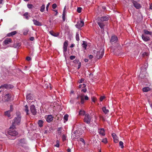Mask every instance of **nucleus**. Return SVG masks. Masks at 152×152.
<instances>
[{
	"label": "nucleus",
	"mask_w": 152,
	"mask_h": 152,
	"mask_svg": "<svg viewBox=\"0 0 152 152\" xmlns=\"http://www.w3.org/2000/svg\"><path fill=\"white\" fill-rule=\"evenodd\" d=\"M96 99L95 98H93L92 99V100L94 102H95Z\"/></svg>",
	"instance_id": "obj_56"
},
{
	"label": "nucleus",
	"mask_w": 152,
	"mask_h": 152,
	"mask_svg": "<svg viewBox=\"0 0 152 152\" xmlns=\"http://www.w3.org/2000/svg\"><path fill=\"white\" fill-rule=\"evenodd\" d=\"M21 117L20 115H18L17 116L15 117L14 119L12 122L15 125H19L20 123Z\"/></svg>",
	"instance_id": "obj_2"
},
{
	"label": "nucleus",
	"mask_w": 152,
	"mask_h": 152,
	"mask_svg": "<svg viewBox=\"0 0 152 152\" xmlns=\"http://www.w3.org/2000/svg\"><path fill=\"white\" fill-rule=\"evenodd\" d=\"M4 42L5 45H7L11 43L12 39L10 38H7L4 41Z\"/></svg>",
	"instance_id": "obj_21"
},
{
	"label": "nucleus",
	"mask_w": 152,
	"mask_h": 152,
	"mask_svg": "<svg viewBox=\"0 0 152 152\" xmlns=\"http://www.w3.org/2000/svg\"><path fill=\"white\" fill-rule=\"evenodd\" d=\"M62 140L64 141L66 140V136L65 135L63 134L62 136Z\"/></svg>",
	"instance_id": "obj_43"
},
{
	"label": "nucleus",
	"mask_w": 152,
	"mask_h": 152,
	"mask_svg": "<svg viewBox=\"0 0 152 152\" xmlns=\"http://www.w3.org/2000/svg\"><path fill=\"white\" fill-rule=\"evenodd\" d=\"M32 21L34 24L36 26H41L42 25L41 23L35 19H33Z\"/></svg>",
	"instance_id": "obj_17"
},
{
	"label": "nucleus",
	"mask_w": 152,
	"mask_h": 152,
	"mask_svg": "<svg viewBox=\"0 0 152 152\" xmlns=\"http://www.w3.org/2000/svg\"><path fill=\"white\" fill-rule=\"evenodd\" d=\"M150 9H151V10H152V4H151L150 5Z\"/></svg>",
	"instance_id": "obj_64"
},
{
	"label": "nucleus",
	"mask_w": 152,
	"mask_h": 152,
	"mask_svg": "<svg viewBox=\"0 0 152 152\" xmlns=\"http://www.w3.org/2000/svg\"><path fill=\"white\" fill-rule=\"evenodd\" d=\"M102 110L105 114H107L109 112V110L107 109L106 107H104L102 108Z\"/></svg>",
	"instance_id": "obj_26"
},
{
	"label": "nucleus",
	"mask_w": 152,
	"mask_h": 152,
	"mask_svg": "<svg viewBox=\"0 0 152 152\" xmlns=\"http://www.w3.org/2000/svg\"><path fill=\"white\" fill-rule=\"evenodd\" d=\"M67 152H71V149L69 148H68L67 150Z\"/></svg>",
	"instance_id": "obj_62"
},
{
	"label": "nucleus",
	"mask_w": 152,
	"mask_h": 152,
	"mask_svg": "<svg viewBox=\"0 0 152 152\" xmlns=\"http://www.w3.org/2000/svg\"><path fill=\"white\" fill-rule=\"evenodd\" d=\"M74 61L75 62H79L78 64V69L79 68H80L81 65V62H79V61L78 60H75Z\"/></svg>",
	"instance_id": "obj_32"
},
{
	"label": "nucleus",
	"mask_w": 152,
	"mask_h": 152,
	"mask_svg": "<svg viewBox=\"0 0 152 152\" xmlns=\"http://www.w3.org/2000/svg\"><path fill=\"white\" fill-rule=\"evenodd\" d=\"M150 90V88L148 87H145L142 88V91L144 92H147Z\"/></svg>",
	"instance_id": "obj_33"
},
{
	"label": "nucleus",
	"mask_w": 152,
	"mask_h": 152,
	"mask_svg": "<svg viewBox=\"0 0 152 152\" xmlns=\"http://www.w3.org/2000/svg\"><path fill=\"white\" fill-rule=\"evenodd\" d=\"M80 98L81 99L80 101V103L82 104H84V99L83 97V95H81V96H80Z\"/></svg>",
	"instance_id": "obj_31"
},
{
	"label": "nucleus",
	"mask_w": 152,
	"mask_h": 152,
	"mask_svg": "<svg viewBox=\"0 0 152 152\" xmlns=\"http://www.w3.org/2000/svg\"><path fill=\"white\" fill-rule=\"evenodd\" d=\"M61 127L58 128L57 130V134L58 135H61Z\"/></svg>",
	"instance_id": "obj_29"
},
{
	"label": "nucleus",
	"mask_w": 152,
	"mask_h": 152,
	"mask_svg": "<svg viewBox=\"0 0 152 152\" xmlns=\"http://www.w3.org/2000/svg\"><path fill=\"white\" fill-rule=\"evenodd\" d=\"M141 37L143 40L145 42H147L150 40V37L147 36L142 35Z\"/></svg>",
	"instance_id": "obj_18"
},
{
	"label": "nucleus",
	"mask_w": 152,
	"mask_h": 152,
	"mask_svg": "<svg viewBox=\"0 0 152 152\" xmlns=\"http://www.w3.org/2000/svg\"><path fill=\"white\" fill-rule=\"evenodd\" d=\"M75 56H71L70 57V58L71 60H73L75 58Z\"/></svg>",
	"instance_id": "obj_49"
},
{
	"label": "nucleus",
	"mask_w": 152,
	"mask_h": 152,
	"mask_svg": "<svg viewBox=\"0 0 152 152\" xmlns=\"http://www.w3.org/2000/svg\"><path fill=\"white\" fill-rule=\"evenodd\" d=\"M109 18L107 16H102L101 17H99L97 21L102 22L107 21L108 20Z\"/></svg>",
	"instance_id": "obj_12"
},
{
	"label": "nucleus",
	"mask_w": 152,
	"mask_h": 152,
	"mask_svg": "<svg viewBox=\"0 0 152 152\" xmlns=\"http://www.w3.org/2000/svg\"><path fill=\"white\" fill-rule=\"evenodd\" d=\"M68 45V41L67 40H66L65 41L63 44V52L64 54L65 53H66L67 50V46Z\"/></svg>",
	"instance_id": "obj_9"
},
{
	"label": "nucleus",
	"mask_w": 152,
	"mask_h": 152,
	"mask_svg": "<svg viewBox=\"0 0 152 152\" xmlns=\"http://www.w3.org/2000/svg\"><path fill=\"white\" fill-rule=\"evenodd\" d=\"M12 95L10 94H5L4 96V101L5 102H8L11 100Z\"/></svg>",
	"instance_id": "obj_5"
},
{
	"label": "nucleus",
	"mask_w": 152,
	"mask_h": 152,
	"mask_svg": "<svg viewBox=\"0 0 152 152\" xmlns=\"http://www.w3.org/2000/svg\"><path fill=\"white\" fill-rule=\"evenodd\" d=\"M98 132L99 134L102 136H104L105 134L104 130L103 128H101L98 129Z\"/></svg>",
	"instance_id": "obj_13"
},
{
	"label": "nucleus",
	"mask_w": 152,
	"mask_h": 152,
	"mask_svg": "<svg viewBox=\"0 0 152 152\" xmlns=\"http://www.w3.org/2000/svg\"><path fill=\"white\" fill-rule=\"evenodd\" d=\"M26 59L28 61H29L31 60V58L30 57L28 56L26 57Z\"/></svg>",
	"instance_id": "obj_53"
},
{
	"label": "nucleus",
	"mask_w": 152,
	"mask_h": 152,
	"mask_svg": "<svg viewBox=\"0 0 152 152\" xmlns=\"http://www.w3.org/2000/svg\"><path fill=\"white\" fill-rule=\"evenodd\" d=\"M30 111L33 115H35L36 114L37 111L35 106L34 104H31L30 106Z\"/></svg>",
	"instance_id": "obj_7"
},
{
	"label": "nucleus",
	"mask_w": 152,
	"mask_h": 152,
	"mask_svg": "<svg viewBox=\"0 0 152 152\" xmlns=\"http://www.w3.org/2000/svg\"><path fill=\"white\" fill-rule=\"evenodd\" d=\"M84 22L83 21L81 20L79 23H78V28H80L82 27V26H84Z\"/></svg>",
	"instance_id": "obj_22"
},
{
	"label": "nucleus",
	"mask_w": 152,
	"mask_h": 152,
	"mask_svg": "<svg viewBox=\"0 0 152 152\" xmlns=\"http://www.w3.org/2000/svg\"><path fill=\"white\" fill-rule=\"evenodd\" d=\"M33 99V95L31 94H29L26 96V99L27 100H32Z\"/></svg>",
	"instance_id": "obj_19"
},
{
	"label": "nucleus",
	"mask_w": 152,
	"mask_h": 152,
	"mask_svg": "<svg viewBox=\"0 0 152 152\" xmlns=\"http://www.w3.org/2000/svg\"><path fill=\"white\" fill-rule=\"evenodd\" d=\"M57 7L56 4L55 3L53 4L52 6V7L53 9H56Z\"/></svg>",
	"instance_id": "obj_45"
},
{
	"label": "nucleus",
	"mask_w": 152,
	"mask_h": 152,
	"mask_svg": "<svg viewBox=\"0 0 152 152\" xmlns=\"http://www.w3.org/2000/svg\"><path fill=\"white\" fill-rule=\"evenodd\" d=\"M62 14L65 15V7L64 8V9L63 10Z\"/></svg>",
	"instance_id": "obj_59"
},
{
	"label": "nucleus",
	"mask_w": 152,
	"mask_h": 152,
	"mask_svg": "<svg viewBox=\"0 0 152 152\" xmlns=\"http://www.w3.org/2000/svg\"><path fill=\"white\" fill-rule=\"evenodd\" d=\"M53 117L51 115H49L47 117L46 120L48 122L50 123L53 121Z\"/></svg>",
	"instance_id": "obj_14"
},
{
	"label": "nucleus",
	"mask_w": 152,
	"mask_h": 152,
	"mask_svg": "<svg viewBox=\"0 0 152 152\" xmlns=\"http://www.w3.org/2000/svg\"><path fill=\"white\" fill-rule=\"evenodd\" d=\"M17 33V32L15 31H14L11 32L7 34V36L9 37L12 36L14 35H15Z\"/></svg>",
	"instance_id": "obj_27"
},
{
	"label": "nucleus",
	"mask_w": 152,
	"mask_h": 152,
	"mask_svg": "<svg viewBox=\"0 0 152 152\" xmlns=\"http://www.w3.org/2000/svg\"><path fill=\"white\" fill-rule=\"evenodd\" d=\"M50 3H48V4H47V6H46V10L48 11V8H49V7L50 5Z\"/></svg>",
	"instance_id": "obj_54"
},
{
	"label": "nucleus",
	"mask_w": 152,
	"mask_h": 152,
	"mask_svg": "<svg viewBox=\"0 0 152 152\" xmlns=\"http://www.w3.org/2000/svg\"><path fill=\"white\" fill-rule=\"evenodd\" d=\"M34 39V37H31L30 38V39L31 41H33Z\"/></svg>",
	"instance_id": "obj_57"
},
{
	"label": "nucleus",
	"mask_w": 152,
	"mask_h": 152,
	"mask_svg": "<svg viewBox=\"0 0 152 152\" xmlns=\"http://www.w3.org/2000/svg\"><path fill=\"white\" fill-rule=\"evenodd\" d=\"M89 99V98L87 96H86L85 97V99L86 100H88Z\"/></svg>",
	"instance_id": "obj_61"
},
{
	"label": "nucleus",
	"mask_w": 152,
	"mask_h": 152,
	"mask_svg": "<svg viewBox=\"0 0 152 152\" xmlns=\"http://www.w3.org/2000/svg\"><path fill=\"white\" fill-rule=\"evenodd\" d=\"M28 13L27 12H26L23 15L24 16H25L26 17V19L28 20V16H27V15H28Z\"/></svg>",
	"instance_id": "obj_42"
},
{
	"label": "nucleus",
	"mask_w": 152,
	"mask_h": 152,
	"mask_svg": "<svg viewBox=\"0 0 152 152\" xmlns=\"http://www.w3.org/2000/svg\"><path fill=\"white\" fill-rule=\"evenodd\" d=\"M84 81V79L83 78H82L81 79L80 81L79 82V83H81L83 82Z\"/></svg>",
	"instance_id": "obj_55"
},
{
	"label": "nucleus",
	"mask_w": 152,
	"mask_h": 152,
	"mask_svg": "<svg viewBox=\"0 0 152 152\" xmlns=\"http://www.w3.org/2000/svg\"><path fill=\"white\" fill-rule=\"evenodd\" d=\"M102 142L104 143H107V138H105L104 139H103L102 140Z\"/></svg>",
	"instance_id": "obj_41"
},
{
	"label": "nucleus",
	"mask_w": 152,
	"mask_h": 152,
	"mask_svg": "<svg viewBox=\"0 0 152 152\" xmlns=\"http://www.w3.org/2000/svg\"><path fill=\"white\" fill-rule=\"evenodd\" d=\"M132 2L134 7L137 9H139L141 8V5L136 1L133 0L132 1Z\"/></svg>",
	"instance_id": "obj_6"
},
{
	"label": "nucleus",
	"mask_w": 152,
	"mask_h": 152,
	"mask_svg": "<svg viewBox=\"0 0 152 152\" xmlns=\"http://www.w3.org/2000/svg\"><path fill=\"white\" fill-rule=\"evenodd\" d=\"M85 113V111L84 110H80L79 112V115H84Z\"/></svg>",
	"instance_id": "obj_36"
},
{
	"label": "nucleus",
	"mask_w": 152,
	"mask_h": 152,
	"mask_svg": "<svg viewBox=\"0 0 152 152\" xmlns=\"http://www.w3.org/2000/svg\"><path fill=\"white\" fill-rule=\"evenodd\" d=\"M44 121L42 120H39L38 121V124L39 125V126L40 127H42L43 126Z\"/></svg>",
	"instance_id": "obj_24"
},
{
	"label": "nucleus",
	"mask_w": 152,
	"mask_h": 152,
	"mask_svg": "<svg viewBox=\"0 0 152 152\" xmlns=\"http://www.w3.org/2000/svg\"><path fill=\"white\" fill-rule=\"evenodd\" d=\"M89 59H91L93 58V56L92 55H90L89 56Z\"/></svg>",
	"instance_id": "obj_58"
},
{
	"label": "nucleus",
	"mask_w": 152,
	"mask_h": 152,
	"mask_svg": "<svg viewBox=\"0 0 152 152\" xmlns=\"http://www.w3.org/2000/svg\"><path fill=\"white\" fill-rule=\"evenodd\" d=\"M57 147H59V144H56L55 145Z\"/></svg>",
	"instance_id": "obj_63"
},
{
	"label": "nucleus",
	"mask_w": 152,
	"mask_h": 152,
	"mask_svg": "<svg viewBox=\"0 0 152 152\" xmlns=\"http://www.w3.org/2000/svg\"><path fill=\"white\" fill-rule=\"evenodd\" d=\"M119 146L121 147V148H123L124 147L123 145V142L122 141H120L119 142Z\"/></svg>",
	"instance_id": "obj_39"
},
{
	"label": "nucleus",
	"mask_w": 152,
	"mask_h": 152,
	"mask_svg": "<svg viewBox=\"0 0 152 152\" xmlns=\"http://www.w3.org/2000/svg\"><path fill=\"white\" fill-rule=\"evenodd\" d=\"M80 141L83 142L84 143V145L85 144V142L84 140L82 138H80Z\"/></svg>",
	"instance_id": "obj_50"
},
{
	"label": "nucleus",
	"mask_w": 152,
	"mask_h": 152,
	"mask_svg": "<svg viewBox=\"0 0 152 152\" xmlns=\"http://www.w3.org/2000/svg\"><path fill=\"white\" fill-rule=\"evenodd\" d=\"M105 97L104 96H101L100 98V100L101 101H102L104 99Z\"/></svg>",
	"instance_id": "obj_47"
},
{
	"label": "nucleus",
	"mask_w": 152,
	"mask_h": 152,
	"mask_svg": "<svg viewBox=\"0 0 152 152\" xmlns=\"http://www.w3.org/2000/svg\"><path fill=\"white\" fill-rule=\"evenodd\" d=\"M49 33L51 35L55 37H57L59 35L58 33H55L53 31H50Z\"/></svg>",
	"instance_id": "obj_23"
},
{
	"label": "nucleus",
	"mask_w": 152,
	"mask_h": 152,
	"mask_svg": "<svg viewBox=\"0 0 152 152\" xmlns=\"http://www.w3.org/2000/svg\"><path fill=\"white\" fill-rule=\"evenodd\" d=\"M104 49H101L99 51H97L96 53V57L98 59L102 58L104 54Z\"/></svg>",
	"instance_id": "obj_3"
},
{
	"label": "nucleus",
	"mask_w": 152,
	"mask_h": 152,
	"mask_svg": "<svg viewBox=\"0 0 152 152\" xmlns=\"http://www.w3.org/2000/svg\"><path fill=\"white\" fill-rule=\"evenodd\" d=\"M76 40L77 41H79L80 40L79 34L78 33H77L76 35Z\"/></svg>",
	"instance_id": "obj_37"
},
{
	"label": "nucleus",
	"mask_w": 152,
	"mask_h": 152,
	"mask_svg": "<svg viewBox=\"0 0 152 152\" xmlns=\"http://www.w3.org/2000/svg\"><path fill=\"white\" fill-rule=\"evenodd\" d=\"M12 111V110H10L4 112V115L8 117H10V113Z\"/></svg>",
	"instance_id": "obj_20"
},
{
	"label": "nucleus",
	"mask_w": 152,
	"mask_h": 152,
	"mask_svg": "<svg viewBox=\"0 0 152 152\" xmlns=\"http://www.w3.org/2000/svg\"><path fill=\"white\" fill-rule=\"evenodd\" d=\"M86 85L84 84H80L79 86V88H80L81 87L85 88L86 87Z\"/></svg>",
	"instance_id": "obj_40"
},
{
	"label": "nucleus",
	"mask_w": 152,
	"mask_h": 152,
	"mask_svg": "<svg viewBox=\"0 0 152 152\" xmlns=\"http://www.w3.org/2000/svg\"><path fill=\"white\" fill-rule=\"evenodd\" d=\"M87 46V42L85 41H83V43L82 44V46L85 50L86 49V47Z\"/></svg>",
	"instance_id": "obj_25"
},
{
	"label": "nucleus",
	"mask_w": 152,
	"mask_h": 152,
	"mask_svg": "<svg viewBox=\"0 0 152 152\" xmlns=\"http://www.w3.org/2000/svg\"><path fill=\"white\" fill-rule=\"evenodd\" d=\"M82 8L80 7H78L77 9V11L78 13H80L81 12V10H82Z\"/></svg>",
	"instance_id": "obj_44"
},
{
	"label": "nucleus",
	"mask_w": 152,
	"mask_h": 152,
	"mask_svg": "<svg viewBox=\"0 0 152 152\" xmlns=\"http://www.w3.org/2000/svg\"><path fill=\"white\" fill-rule=\"evenodd\" d=\"M144 32L145 34H149L151 35H152V32L146 30H144Z\"/></svg>",
	"instance_id": "obj_28"
},
{
	"label": "nucleus",
	"mask_w": 152,
	"mask_h": 152,
	"mask_svg": "<svg viewBox=\"0 0 152 152\" xmlns=\"http://www.w3.org/2000/svg\"><path fill=\"white\" fill-rule=\"evenodd\" d=\"M4 88L6 89H10L12 88H13V86L10 84H4V85H1L0 87V89Z\"/></svg>",
	"instance_id": "obj_11"
},
{
	"label": "nucleus",
	"mask_w": 152,
	"mask_h": 152,
	"mask_svg": "<svg viewBox=\"0 0 152 152\" xmlns=\"http://www.w3.org/2000/svg\"><path fill=\"white\" fill-rule=\"evenodd\" d=\"M118 40V38L115 35H113L111 36V39H110V42L113 44L116 43Z\"/></svg>",
	"instance_id": "obj_8"
},
{
	"label": "nucleus",
	"mask_w": 152,
	"mask_h": 152,
	"mask_svg": "<svg viewBox=\"0 0 152 152\" xmlns=\"http://www.w3.org/2000/svg\"><path fill=\"white\" fill-rule=\"evenodd\" d=\"M62 18L63 21H64L66 20L65 15L62 14Z\"/></svg>",
	"instance_id": "obj_48"
},
{
	"label": "nucleus",
	"mask_w": 152,
	"mask_h": 152,
	"mask_svg": "<svg viewBox=\"0 0 152 152\" xmlns=\"http://www.w3.org/2000/svg\"><path fill=\"white\" fill-rule=\"evenodd\" d=\"M87 91V89L86 88H83L81 90V91L85 93Z\"/></svg>",
	"instance_id": "obj_52"
},
{
	"label": "nucleus",
	"mask_w": 152,
	"mask_h": 152,
	"mask_svg": "<svg viewBox=\"0 0 152 152\" xmlns=\"http://www.w3.org/2000/svg\"><path fill=\"white\" fill-rule=\"evenodd\" d=\"M25 111L26 113V114L27 115L28 114L29 110H28V106H27V105H25Z\"/></svg>",
	"instance_id": "obj_35"
},
{
	"label": "nucleus",
	"mask_w": 152,
	"mask_h": 152,
	"mask_svg": "<svg viewBox=\"0 0 152 152\" xmlns=\"http://www.w3.org/2000/svg\"><path fill=\"white\" fill-rule=\"evenodd\" d=\"M112 136L113 137L114 141L115 143H117L118 142V140L117 139V137L115 133H113L112 134Z\"/></svg>",
	"instance_id": "obj_16"
},
{
	"label": "nucleus",
	"mask_w": 152,
	"mask_h": 152,
	"mask_svg": "<svg viewBox=\"0 0 152 152\" xmlns=\"http://www.w3.org/2000/svg\"><path fill=\"white\" fill-rule=\"evenodd\" d=\"M68 115L67 114L65 115L64 117V119L66 121H67L68 119Z\"/></svg>",
	"instance_id": "obj_38"
},
{
	"label": "nucleus",
	"mask_w": 152,
	"mask_h": 152,
	"mask_svg": "<svg viewBox=\"0 0 152 152\" xmlns=\"http://www.w3.org/2000/svg\"><path fill=\"white\" fill-rule=\"evenodd\" d=\"M146 72L145 71H141L140 74L139 75L140 77L142 79H144L146 76Z\"/></svg>",
	"instance_id": "obj_15"
},
{
	"label": "nucleus",
	"mask_w": 152,
	"mask_h": 152,
	"mask_svg": "<svg viewBox=\"0 0 152 152\" xmlns=\"http://www.w3.org/2000/svg\"><path fill=\"white\" fill-rule=\"evenodd\" d=\"M97 23L101 29V30L102 32L104 31V27L105 25L104 23L102 22H100L99 21H97L96 22Z\"/></svg>",
	"instance_id": "obj_10"
},
{
	"label": "nucleus",
	"mask_w": 152,
	"mask_h": 152,
	"mask_svg": "<svg viewBox=\"0 0 152 152\" xmlns=\"http://www.w3.org/2000/svg\"><path fill=\"white\" fill-rule=\"evenodd\" d=\"M91 120V118L90 115L89 114H85L84 119V121L87 124H89Z\"/></svg>",
	"instance_id": "obj_4"
},
{
	"label": "nucleus",
	"mask_w": 152,
	"mask_h": 152,
	"mask_svg": "<svg viewBox=\"0 0 152 152\" xmlns=\"http://www.w3.org/2000/svg\"><path fill=\"white\" fill-rule=\"evenodd\" d=\"M53 11L55 12H56V13L55 14V15H57L58 13L57 10H54Z\"/></svg>",
	"instance_id": "obj_60"
},
{
	"label": "nucleus",
	"mask_w": 152,
	"mask_h": 152,
	"mask_svg": "<svg viewBox=\"0 0 152 152\" xmlns=\"http://www.w3.org/2000/svg\"><path fill=\"white\" fill-rule=\"evenodd\" d=\"M32 4H27V7L29 8H31L32 7Z\"/></svg>",
	"instance_id": "obj_51"
},
{
	"label": "nucleus",
	"mask_w": 152,
	"mask_h": 152,
	"mask_svg": "<svg viewBox=\"0 0 152 152\" xmlns=\"http://www.w3.org/2000/svg\"><path fill=\"white\" fill-rule=\"evenodd\" d=\"M45 5L43 4L41 7V9L40 10V11L42 12H43L45 10Z\"/></svg>",
	"instance_id": "obj_34"
},
{
	"label": "nucleus",
	"mask_w": 152,
	"mask_h": 152,
	"mask_svg": "<svg viewBox=\"0 0 152 152\" xmlns=\"http://www.w3.org/2000/svg\"><path fill=\"white\" fill-rule=\"evenodd\" d=\"M20 142L21 143H25V140L24 139H22L20 140Z\"/></svg>",
	"instance_id": "obj_46"
},
{
	"label": "nucleus",
	"mask_w": 152,
	"mask_h": 152,
	"mask_svg": "<svg viewBox=\"0 0 152 152\" xmlns=\"http://www.w3.org/2000/svg\"><path fill=\"white\" fill-rule=\"evenodd\" d=\"M20 45L19 43H16L13 45V47L15 48H18Z\"/></svg>",
	"instance_id": "obj_30"
},
{
	"label": "nucleus",
	"mask_w": 152,
	"mask_h": 152,
	"mask_svg": "<svg viewBox=\"0 0 152 152\" xmlns=\"http://www.w3.org/2000/svg\"><path fill=\"white\" fill-rule=\"evenodd\" d=\"M18 134V132L15 130L12 129L9 130L8 132V136L11 140H14L16 138V136Z\"/></svg>",
	"instance_id": "obj_1"
}]
</instances>
